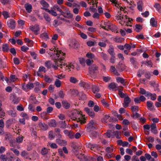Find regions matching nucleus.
Masks as SVG:
<instances>
[{
    "label": "nucleus",
    "mask_w": 161,
    "mask_h": 161,
    "mask_svg": "<svg viewBox=\"0 0 161 161\" xmlns=\"http://www.w3.org/2000/svg\"><path fill=\"white\" fill-rule=\"evenodd\" d=\"M62 105L63 107L66 109L69 108L70 106V104L66 102H62Z\"/></svg>",
    "instance_id": "40"
},
{
    "label": "nucleus",
    "mask_w": 161,
    "mask_h": 161,
    "mask_svg": "<svg viewBox=\"0 0 161 161\" xmlns=\"http://www.w3.org/2000/svg\"><path fill=\"white\" fill-rule=\"evenodd\" d=\"M40 37L42 39L47 40L48 39V36L47 33H45L41 34L40 35Z\"/></svg>",
    "instance_id": "38"
},
{
    "label": "nucleus",
    "mask_w": 161,
    "mask_h": 161,
    "mask_svg": "<svg viewBox=\"0 0 161 161\" xmlns=\"http://www.w3.org/2000/svg\"><path fill=\"white\" fill-rule=\"evenodd\" d=\"M41 71L43 72H46V69L43 66H41L39 68L38 71L37 72V74L38 76H40L39 75V73Z\"/></svg>",
    "instance_id": "36"
},
{
    "label": "nucleus",
    "mask_w": 161,
    "mask_h": 161,
    "mask_svg": "<svg viewBox=\"0 0 161 161\" xmlns=\"http://www.w3.org/2000/svg\"><path fill=\"white\" fill-rule=\"evenodd\" d=\"M55 136V135L53 131H50L49 132L48 137L50 140H52Z\"/></svg>",
    "instance_id": "42"
},
{
    "label": "nucleus",
    "mask_w": 161,
    "mask_h": 161,
    "mask_svg": "<svg viewBox=\"0 0 161 161\" xmlns=\"http://www.w3.org/2000/svg\"><path fill=\"white\" fill-rule=\"evenodd\" d=\"M23 139V137L22 136L18 137L16 138V142L19 143H20L22 142Z\"/></svg>",
    "instance_id": "56"
},
{
    "label": "nucleus",
    "mask_w": 161,
    "mask_h": 161,
    "mask_svg": "<svg viewBox=\"0 0 161 161\" xmlns=\"http://www.w3.org/2000/svg\"><path fill=\"white\" fill-rule=\"evenodd\" d=\"M100 56L101 57L105 60H107L108 59V55L103 52H102L100 53Z\"/></svg>",
    "instance_id": "37"
},
{
    "label": "nucleus",
    "mask_w": 161,
    "mask_h": 161,
    "mask_svg": "<svg viewBox=\"0 0 161 161\" xmlns=\"http://www.w3.org/2000/svg\"><path fill=\"white\" fill-rule=\"evenodd\" d=\"M96 43V42L88 41L87 42L86 44L88 46L91 47L94 46Z\"/></svg>",
    "instance_id": "48"
},
{
    "label": "nucleus",
    "mask_w": 161,
    "mask_h": 161,
    "mask_svg": "<svg viewBox=\"0 0 161 161\" xmlns=\"http://www.w3.org/2000/svg\"><path fill=\"white\" fill-rule=\"evenodd\" d=\"M137 8L140 12H142L143 10V3L142 1H139L137 3Z\"/></svg>",
    "instance_id": "17"
},
{
    "label": "nucleus",
    "mask_w": 161,
    "mask_h": 161,
    "mask_svg": "<svg viewBox=\"0 0 161 161\" xmlns=\"http://www.w3.org/2000/svg\"><path fill=\"white\" fill-rule=\"evenodd\" d=\"M60 127L63 128H65L67 126V124L65 123V121H61L60 122Z\"/></svg>",
    "instance_id": "63"
},
{
    "label": "nucleus",
    "mask_w": 161,
    "mask_h": 161,
    "mask_svg": "<svg viewBox=\"0 0 161 161\" xmlns=\"http://www.w3.org/2000/svg\"><path fill=\"white\" fill-rule=\"evenodd\" d=\"M20 115L25 119H29V117L28 115L25 113L22 112L21 114Z\"/></svg>",
    "instance_id": "49"
},
{
    "label": "nucleus",
    "mask_w": 161,
    "mask_h": 161,
    "mask_svg": "<svg viewBox=\"0 0 161 161\" xmlns=\"http://www.w3.org/2000/svg\"><path fill=\"white\" fill-rule=\"evenodd\" d=\"M86 56L88 58L93 59L94 58L95 55L90 53H88L86 54Z\"/></svg>",
    "instance_id": "51"
},
{
    "label": "nucleus",
    "mask_w": 161,
    "mask_h": 161,
    "mask_svg": "<svg viewBox=\"0 0 161 161\" xmlns=\"http://www.w3.org/2000/svg\"><path fill=\"white\" fill-rule=\"evenodd\" d=\"M73 119L80 121L81 124H84L86 122V119L84 115L80 110H75L72 114Z\"/></svg>",
    "instance_id": "3"
},
{
    "label": "nucleus",
    "mask_w": 161,
    "mask_h": 161,
    "mask_svg": "<svg viewBox=\"0 0 161 161\" xmlns=\"http://www.w3.org/2000/svg\"><path fill=\"white\" fill-rule=\"evenodd\" d=\"M0 159L1 161H7V156L4 155H2L0 157Z\"/></svg>",
    "instance_id": "64"
},
{
    "label": "nucleus",
    "mask_w": 161,
    "mask_h": 161,
    "mask_svg": "<svg viewBox=\"0 0 161 161\" xmlns=\"http://www.w3.org/2000/svg\"><path fill=\"white\" fill-rule=\"evenodd\" d=\"M10 99L14 104H17L20 101V99L14 95H11L10 97Z\"/></svg>",
    "instance_id": "10"
},
{
    "label": "nucleus",
    "mask_w": 161,
    "mask_h": 161,
    "mask_svg": "<svg viewBox=\"0 0 161 161\" xmlns=\"http://www.w3.org/2000/svg\"><path fill=\"white\" fill-rule=\"evenodd\" d=\"M8 26L12 29H14L15 27V22L14 20L11 19L7 22Z\"/></svg>",
    "instance_id": "12"
},
{
    "label": "nucleus",
    "mask_w": 161,
    "mask_h": 161,
    "mask_svg": "<svg viewBox=\"0 0 161 161\" xmlns=\"http://www.w3.org/2000/svg\"><path fill=\"white\" fill-rule=\"evenodd\" d=\"M97 2L96 0H92L90 3H89L91 4H92L93 5V6L97 7Z\"/></svg>",
    "instance_id": "62"
},
{
    "label": "nucleus",
    "mask_w": 161,
    "mask_h": 161,
    "mask_svg": "<svg viewBox=\"0 0 161 161\" xmlns=\"http://www.w3.org/2000/svg\"><path fill=\"white\" fill-rule=\"evenodd\" d=\"M24 7L27 12L29 13H30L32 10V6L29 3H26L25 4Z\"/></svg>",
    "instance_id": "15"
},
{
    "label": "nucleus",
    "mask_w": 161,
    "mask_h": 161,
    "mask_svg": "<svg viewBox=\"0 0 161 161\" xmlns=\"http://www.w3.org/2000/svg\"><path fill=\"white\" fill-rule=\"evenodd\" d=\"M44 80L47 83H50L53 81V79L50 78L47 75H45L44 77Z\"/></svg>",
    "instance_id": "25"
},
{
    "label": "nucleus",
    "mask_w": 161,
    "mask_h": 161,
    "mask_svg": "<svg viewBox=\"0 0 161 161\" xmlns=\"http://www.w3.org/2000/svg\"><path fill=\"white\" fill-rule=\"evenodd\" d=\"M110 27H111L109 29L112 31H116L118 29V28L117 26L112 24L111 25Z\"/></svg>",
    "instance_id": "58"
},
{
    "label": "nucleus",
    "mask_w": 161,
    "mask_h": 161,
    "mask_svg": "<svg viewBox=\"0 0 161 161\" xmlns=\"http://www.w3.org/2000/svg\"><path fill=\"white\" fill-rule=\"evenodd\" d=\"M80 86H83V87L88 88L89 87V85L84 82H81L80 83Z\"/></svg>",
    "instance_id": "43"
},
{
    "label": "nucleus",
    "mask_w": 161,
    "mask_h": 161,
    "mask_svg": "<svg viewBox=\"0 0 161 161\" xmlns=\"http://www.w3.org/2000/svg\"><path fill=\"white\" fill-rule=\"evenodd\" d=\"M61 8L62 9V12L60 13L61 15H62L65 18H70L73 17V15L70 13L68 8L63 6H61Z\"/></svg>",
    "instance_id": "4"
},
{
    "label": "nucleus",
    "mask_w": 161,
    "mask_h": 161,
    "mask_svg": "<svg viewBox=\"0 0 161 161\" xmlns=\"http://www.w3.org/2000/svg\"><path fill=\"white\" fill-rule=\"evenodd\" d=\"M110 1L115 6L117 7L118 8H119L120 11H124L125 7L122 6L117 0H110Z\"/></svg>",
    "instance_id": "5"
},
{
    "label": "nucleus",
    "mask_w": 161,
    "mask_h": 161,
    "mask_svg": "<svg viewBox=\"0 0 161 161\" xmlns=\"http://www.w3.org/2000/svg\"><path fill=\"white\" fill-rule=\"evenodd\" d=\"M98 68V67L95 65H93L89 68L90 73L91 74L93 73Z\"/></svg>",
    "instance_id": "18"
},
{
    "label": "nucleus",
    "mask_w": 161,
    "mask_h": 161,
    "mask_svg": "<svg viewBox=\"0 0 161 161\" xmlns=\"http://www.w3.org/2000/svg\"><path fill=\"white\" fill-rule=\"evenodd\" d=\"M95 124L93 120H91L87 125V128L89 129H95Z\"/></svg>",
    "instance_id": "24"
},
{
    "label": "nucleus",
    "mask_w": 161,
    "mask_h": 161,
    "mask_svg": "<svg viewBox=\"0 0 161 161\" xmlns=\"http://www.w3.org/2000/svg\"><path fill=\"white\" fill-rule=\"evenodd\" d=\"M48 125L51 127H55L56 126L55 120L54 119L51 120L49 122Z\"/></svg>",
    "instance_id": "33"
},
{
    "label": "nucleus",
    "mask_w": 161,
    "mask_h": 161,
    "mask_svg": "<svg viewBox=\"0 0 161 161\" xmlns=\"http://www.w3.org/2000/svg\"><path fill=\"white\" fill-rule=\"evenodd\" d=\"M51 62L50 61L46 62L45 63V66L48 68H50L52 66Z\"/></svg>",
    "instance_id": "59"
},
{
    "label": "nucleus",
    "mask_w": 161,
    "mask_h": 161,
    "mask_svg": "<svg viewBox=\"0 0 161 161\" xmlns=\"http://www.w3.org/2000/svg\"><path fill=\"white\" fill-rule=\"evenodd\" d=\"M147 106L149 110H153L152 107L153 105V103L150 101H148L147 102Z\"/></svg>",
    "instance_id": "34"
},
{
    "label": "nucleus",
    "mask_w": 161,
    "mask_h": 161,
    "mask_svg": "<svg viewBox=\"0 0 161 161\" xmlns=\"http://www.w3.org/2000/svg\"><path fill=\"white\" fill-rule=\"evenodd\" d=\"M44 17L46 21L48 22H50L51 20V19L48 15L47 14H45L44 15Z\"/></svg>",
    "instance_id": "53"
},
{
    "label": "nucleus",
    "mask_w": 161,
    "mask_h": 161,
    "mask_svg": "<svg viewBox=\"0 0 161 161\" xmlns=\"http://www.w3.org/2000/svg\"><path fill=\"white\" fill-rule=\"evenodd\" d=\"M146 97H151V99L152 100H155L156 99V95L155 94H152L148 92H147Z\"/></svg>",
    "instance_id": "21"
},
{
    "label": "nucleus",
    "mask_w": 161,
    "mask_h": 161,
    "mask_svg": "<svg viewBox=\"0 0 161 161\" xmlns=\"http://www.w3.org/2000/svg\"><path fill=\"white\" fill-rule=\"evenodd\" d=\"M115 17L116 19L121 25L127 26H131L130 24L132 19L128 18L126 15H122L121 12H118Z\"/></svg>",
    "instance_id": "2"
},
{
    "label": "nucleus",
    "mask_w": 161,
    "mask_h": 161,
    "mask_svg": "<svg viewBox=\"0 0 161 161\" xmlns=\"http://www.w3.org/2000/svg\"><path fill=\"white\" fill-rule=\"evenodd\" d=\"M111 23L109 21L105 22L104 23V25L102 26V28L105 29H109L111 27Z\"/></svg>",
    "instance_id": "16"
},
{
    "label": "nucleus",
    "mask_w": 161,
    "mask_h": 161,
    "mask_svg": "<svg viewBox=\"0 0 161 161\" xmlns=\"http://www.w3.org/2000/svg\"><path fill=\"white\" fill-rule=\"evenodd\" d=\"M41 4L43 7L44 9H46V8L48 7L49 5L44 0H41L40 1Z\"/></svg>",
    "instance_id": "27"
},
{
    "label": "nucleus",
    "mask_w": 161,
    "mask_h": 161,
    "mask_svg": "<svg viewBox=\"0 0 161 161\" xmlns=\"http://www.w3.org/2000/svg\"><path fill=\"white\" fill-rule=\"evenodd\" d=\"M150 25L153 27L157 26V22L155 20L154 18H152L150 20Z\"/></svg>",
    "instance_id": "22"
},
{
    "label": "nucleus",
    "mask_w": 161,
    "mask_h": 161,
    "mask_svg": "<svg viewBox=\"0 0 161 161\" xmlns=\"http://www.w3.org/2000/svg\"><path fill=\"white\" fill-rule=\"evenodd\" d=\"M2 14L5 19H7L9 17V14L7 11H3L2 13Z\"/></svg>",
    "instance_id": "44"
},
{
    "label": "nucleus",
    "mask_w": 161,
    "mask_h": 161,
    "mask_svg": "<svg viewBox=\"0 0 161 161\" xmlns=\"http://www.w3.org/2000/svg\"><path fill=\"white\" fill-rule=\"evenodd\" d=\"M108 119H109V121L110 122L113 120V119L110 117V116L109 115H105L104 118L102 119V121L103 123L108 124H107V120Z\"/></svg>",
    "instance_id": "11"
},
{
    "label": "nucleus",
    "mask_w": 161,
    "mask_h": 161,
    "mask_svg": "<svg viewBox=\"0 0 161 161\" xmlns=\"http://www.w3.org/2000/svg\"><path fill=\"white\" fill-rule=\"evenodd\" d=\"M108 87L110 89L113 90L117 87V84L115 83H112L109 85Z\"/></svg>",
    "instance_id": "45"
},
{
    "label": "nucleus",
    "mask_w": 161,
    "mask_h": 161,
    "mask_svg": "<svg viewBox=\"0 0 161 161\" xmlns=\"http://www.w3.org/2000/svg\"><path fill=\"white\" fill-rule=\"evenodd\" d=\"M131 101L130 98L128 97H127L124 98V102L123 103V106L126 108L128 106L129 104Z\"/></svg>",
    "instance_id": "9"
},
{
    "label": "nucleus",
    "mask_w": 161,
    "mask_h": 161,
    "mask_svg": "<svg viewBox=\"0 0 161 161\" xmlns=\"http://www.w3.org/2000/svg\"><path fill=\"white\" fill-rule=\"evenodd\" d=\"M84 111L92 118H93L94 117L95 114L92 109H91L88 108H84Z\"/></svg>",
    "instance_id": "8"
},
{
    "label": "nucleus",
    "mask_w": 161,
    "mask_h": 161,
    "mask_svg": "<svg viewBox=\"0 0 161 161\" xmlns=\"http://www.w3.org/2000/svg\"><path fill=\"white\" fill-rule=\"evenodd\" d=\"M30 29L36 35L38 34V32L39 31L40 29L39 26L38 25L31 26L30 27Z\"/></svg>",
    "instance_id": "7"
},
{
    "label": "nucleus",
    "mask_w": 161,
    "mask_h": 161,
    "mask_svg": "<svg viewBox=\"0 0 161 161\" xmlns=\"http://www.w3.org/2000/svg\"><path fill=\"white\" fill-rule=\"evenodd\" d=\"M114 151V149L113 147L111 146L110 147H107L106 149V151L107 153H110L113 152Z\"/></svg>",
    "instance_id": "47"
},
{
    "label": "nucleus",
    "mask_w": 161,
    "mask_h": 161,
    "mask_svg": "<svg viewBox=\"0 0 161 161\" xmlns=\"http://www.w3.org/2000/svg\"><path fill=\"white\" fill-rule=\"evenodd\" d=\"M30 54L31 56L34 59H38V58L37 55L36 53L33 52H31Z\"/></svg>",
    "instance_id": "54"
},
{
    "label": "nucleus",
    "mask_w": 161,
    "mask_h": 161,
    "mask_svg": "<svg viewBox=\"0 0 161 161\" xmlns=\"http://www.w3.org/2000/svg\"><path fill=\"white\" fill-rule=\"evenodd\" d=\"M142 29V26L140 25H136L135 26V30L137 32H139Z\"/></svg>",
    "instance_id": "46"
},
{
    "label": "nucleus",
    "mask_w": 161,
    "mask_h": 161,
    "mask_svg": "<svg viewBox=\"0 0 161 161\" xmlns=\"http://www.w3.org/2000/svg\"><path fill=\"white\" fill-rule=\"evenodd\" d=\"M54 85L57 87H59L61 85V81L58 79H56L54 83Z\"/></svg>",
    "instance_id": "31"
},
{
    "label": "nucleus",
    "mask_w": 161,
    "mask_h": 161,
    "mask_svg": "<svg viewBox=\"0 0 161 161\" xmlns=\"http://www.w3.org/2000/svg\"><path fill=\"white\" fill-rule=\"evenodd\" d=\"M2 106V102L0 100V118H2L5 115V113L3 110L1 108Z\"/></svg>",
    "instance_id": "29"
},
{
    "label": "nucleus",
    "mask_w": 161,
    "mask_h": 161,
    "mask_svg": "<svg viewBox=\"0 0 161 161\" xmlns=\"http://www.w3.org/2000/svg\"><path fill=\"white\" fill-rule=\"evenodd\" d=\"M124 40V39L123 38H120V37H116L114 39V41L116 42H118V43H121Z\"/></svg>",
    "instance_id": "52"
},
{
    "label": "nucleus",
    "mask_w": 161,
    "mask_h": 161,
    "mask_svg": "<svg viewBox=\"0 0 161 161\" xmlns=\"http://www.w3.org/2000/svg\"><path fill=\"white\" fill-rule=\"evenodd\" d=\"M144 64L148 66H149L150 67H152L153 66V64L151 61H147L145 62Z\"/></svg>",
    "instance_id": "60"
},
{
    "label": "nucleus",
    "mask_w": 161,
    "mask_h": 161,
    "mask_svg": "<svg viewBox=\"0 0 161 161\" xmlns=\"http://www.w3.org/2000/svg\"><path fill=\"white\" fill-rule=\"evenodd\" d=\"M106 135L108 138H112V131L110 130H108L107 132L105 133Z\"/></svg>",
    "instance_id": "50"
},
{
    "label": "nucleus",
    "mask_w": 161,
    "mask_h": 161,
    "mask_svg": "<svg viewBox=\"0 0 161 161\" xmlns=\"http://www.w3.org/2000/svg\"><path fill=\"white\" fill-rule=\"evenodd\" d=\"M54 52L56 56L59 58L55 60V65L52 64V66L55 69H57L58 66L64 70L69 69V71L74 69L76 65L75 63H69L67 64L63 62V60L65 55V53L62 52L61 51H59L56 49L54 50Z\"/></svg>",
    "instance_id": "1"
},
{
    "label": "nucleus",
    "mask_w": 161,
    "mask_h": 161,
    "mask_svg": "<svg viewBox=\"0 0 161 161\" xmlns=\"http://www.w3.org/2000/svg\"><path fill=\"white\" fill-rule=\"evenodd\" d=\"M86 146L87 147L90 148L92 150L93 149L95 148H97V144H92L90 143H86Z\"/></svg>",
    "instance_id": "19"
},
{
    "label": "nucleus",
    "mask_w": 161,
    "mask_h": 161,
    "mask_svg": "<svg viewBox=\"0 0 161 161\" xmlns=\"http://www.w3.org/2000/svg\"><path fill=\"white\" fill-rule=\"evenodd\" d=\"M16 120L14 119H11L6 122V126L7 128H8L12 124L15 123Z\"/></svg>",
    "instance_id": "13"
},
{
    "label": "nucleus",
    "mask_w": 161,
    "mask_h": 161,
    "mask_svg": "<svg viewBox=\"0 0 161 161\" xmlns=\"http://www.w3.org/2000/svg\"><path fill=\"white\" fill-rule=\"evenodd\" d=\"M112 138L116 137L117 138L120 137V134L118 131H112Z\"/></svg>",
    "instance_id": "26"
},
{
    "label": "nucleus",
    "mask_w": 161,
    "mask_h": 161,
    "mask_svg": "<svg viewBox=\"0 0 161 161\" xmlns=\"http://www.w3.org/2000/svg\"><path fill=\"white\" fill-rule=\"evenodd\" d=\"M22 89L24 91L27 92L28 90H30L33 89L34 87V85L33 83L29 82L26 85L23 84Z\"/></svg>",
    "instance_id": "6"
},
{
    "label": "nucleus",
    "mask_w": 161,
    "mask_h": 161,
    "mask_svg": "<svg viewBox=\"0 0 161 161\" xmlns=\"http://www.w3.org/2000/svg\"><path fill=\"white\" fill-rule=\"evenodd\" d=\"M139 92L141 94L145 95V96H146L147 92H146L144 89L141 88L140 89Z\"/></svg>",
    "instance_id": "57"
},
{
    "label": "nucleus",
    "mask_w": 161,
    "mask_h": 161,
    "mask_svg": "<svg viewBox=\"0 0 161 161\" xmlns=\"http://www.w3.org/2000/svg\"><path fill=\"white\" fill-rule=\"evenodd\" d=\"M7 158L8 161H13L14 154L12 153H8L7 154Z\"/></svg>",
    "instance_id": "23"
},
{
    "label": "nucleus",
    "mask_w": 161,
    "mask_h": 161,
    "mask_svg": "<svg viewBox=\"0 0 161 161\" xmlns=\"http://www.w3.org/2000/svg\"><path fill=\"white\" fill-rule=\"evenodd\" d=\"M150 127H151V131L154 134H156L157 133V131L155 130L156 128V125L155 124H152L151 125Z\"/></svg>",
    "instance_id": "28"
},
{
    "label": "nucleus",
    "mask_w": 161,
    "mask_h": 161,
    "mask_svg": "<svg viewBox=\"0 0 161 161\" xmlns=\"http://www.w3.org/2000/svg\"><path fill=\"white\" fill-rule=\"evenodd\" d=\"M116 81L118 83H121L122 84H125V80L122 77H117L116 78Z\"/></svg>",
    "instance_id": "32"
},
{
    "label": "nucleus",
    "mask_w": 161,
    "mask_h": 161,
    "mask_svg": "<svg viewBox=\"0 0 161 161\" xmlns=\"http://www.w3.org/2000/svg\"><path fill=\"white\" fill-rule=\"evenodd\" d=\"M53 8L55 10H57L60 13L61 12H62V9L61 8V7L60 8L57 5H55Z\"/></svg>",
    "instance_id": "41"
},
{
    "label": "nucleus",
    "mask_w": 161,
    "mask_h": 161,
    "mask_svg": "<svg viewBox=\"0 0 161 161\" xmlns=\"http://www.w3.org/2000/svg\"><path fill=\"white\" fill-rule=\"evenodd\" d=\"M2 50L4 52H7L9 50L8 45L7 44H4L2 45Z\"/></svg>",
    "instance_id": "30"
},
{
    "label": "nucleus",
    "mask_w": 161,
    "mask_h": 161,
    "mask_svg": "<svg viewBox=\"0 0 161 161\" xmlns=\"http://www.w3.org/2000/svg\"><path fill=\"white\" fill-rule=\"evenodd\" d=\"M99 89L97 86L96 85L93 86L92 87V91L94 93H96V92H98L99 91Z\"/></svg>",
    "instance_id": "39"
},
{
    "label": "nucleus",
    "mask_w": 161,
    "mask_h": 161,
    "mask_svg": "<svg viewBox=\"0 0 161 161\" xmlns=\"http://www.w3.org/2000/svg\"><path fill=\"white\" fill-rule=\"evenodd\" d=\"M17 80H18V78L15 75H10V81L14 82Z\"/></svg>",
    "instance_id": "55"
},
{
    "label": "nucleus",
    "mask_w": 161,
    "mask_h": 161,
    "mask_svg": "<svg viewBox=\"0 0 161 161\" xmlns=\"http://www.w3.org/2000/svg\"><path fill=\"white\" fill-rule=\"evenodd\" d=\"M46 11L48 12L49 14H51L52 15L54 16H56L57 15L56 12L54 11V9L53 8H51V10H49L47 9H45Z\"/></svg>",
    "instance_id": "20"
},
{
    "label": "nucleus",
    "mask_w": 161,
    "mask_h": 161,
    "mask_svg": "<svg viewBox=\"0 0 161 161\" xmlns=\"http://www.w3.org/2000/svg\"><path fill=\"white\" fill-rule=\"evenodd\" d=\"M38 126L40 129L43 130H46L48 128V126L47 124L41 122L39 123Z\"/></svg>",
    "instance_id": "14"
},
{
    "label": "nucleus",
    "mask_w": 161,
    "mask_h": 161,
    "mask_svg": "<svg viewBox=\"0 0 161 161\" xmlns=\"http://www.w3.org/2000/svg\"><path fill=\"white\" fill-rule=\"evenodd\" d=\"M108 52L113 57L115 55V54L114 52V48L112 47H110L108 50Z\"/></svg>",
    "instance_id": "35"
},
{
    "label": "nucleus",
    "mask_w": 161,
    "mask_h": 161,
    "mask_svg": "<svg viewBox=\"0 0 161 161\" xmlns=\"http://www.w3.org/2000/svg\"><path fill=\"white\" fill-rule=\"evenodd\" d=\"M131 109L133 113L136 112L138 111V107L136 106H133L131 107Z\"/></svg>",
    "instance_id": "61"
}]
</instances>
